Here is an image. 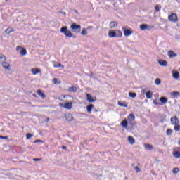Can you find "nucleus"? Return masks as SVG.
Instances as JSON below:
<instances>
[{
	"instance_id": "nucleus-1",
	"label": "nucleus",
	"mask_w": 180,
	"mask_h": 180,
	"mask_svg": "<svg viewBox=\"0 0 180 180\" xmlns=\"http://www.w3.org/2000/svg\"><path fill=\"white\" fill-rule=\"evenodd\" d=\"M60 33H63L66 36V37H72V32L71 31L68 30V27L66 26L62 27L60 28Z\"/></svg>"
},
{
	"instance_id": "nucleus-2",
	"label": "nucleus",
	"mask_w": 180,
	"mask_h": 180,
	"mask_svg": "<svg viewBox=\"0 0 180 180\" xmlns=\"http://www.w3.org/2000/svg\"><path fill=\"white\" fill-rule=\"evenodd\" d=\"M70 27L72 28L73 32H75V33H79V32H81V25H76L75 22H73L71 25Z\"/></svg>"
},
{
	"instance_id": "nucleus-3",
	"label": "nucleus",
	"mask_w": 180,
	"mask_h": 180,
	"mask_svg": "<svg viewBox=\"0 0 180 180\" xmlns=\"http://www.w3.org/2000/svg\"><path fill=\"white\" fill-rule=\"evenodd\" d=\"M3 68H5L6 71H12V68H11V65L5 60L1 63Z\"/></svg>"
},
{
	"instance_id": "nucleus-4",
	"label": "nucleus",
	"mask_w": 180,
	"mask_h": 180,
	"mask_svg": "<svg viewBox=\"0 0 180 180\" xmlns=\"http://www.w3.org/2000/svg\"><path fill=\"white\" fill-rule=\"evenodd\" d=\"M122 30L124 31V34L126 37H129L131 34H133V31L131 30L126 29V27H123Z\"/></svg>"
},
{
	"instance_id": "nucleus-5",
	"label": "nucleus",
	"mask_w": 180,
	"mask_h": 180,
	"mask_svg": "<svg viewBox=\"0 0 180 180\" xmlns=\"http://www.w3.org/2000/svg\"><path fill=\"white\" fill-rule=\"evenodd\" d=\"M168 19L170 22H178V16L175 13L169 15Z\"/></svg>"
},
{
	"instance_id": "nucleus-6",
	"label": "nucleus",
	"mask_w": 180,
	"mask_h": 180,
	"mask_svg": "<svg viewBox=\"0 0 180 180\" xmlns=\"http://www.w3.org/2000/svg\"><path fill=\"white\" fill-rule=\"evenodd\" d=\"M167 55L169 58H175V57H178V54L175 53L172 50L169 51Z\"/></svg>"
},
{
	"instance_id": "nucleus-7",
	"label": "nucleus",
	"mask_w": 180,
	"mask_h": 180,
	"mask_svg": "<svg viewBox=\"0 0 180 180\" xmlns=\"http://www.w3.org/2000/svg\"><path fill=\"white\" fill-rule=\"evenodd\" d=\"M171 123L172 124H173L174 126L179 124V120L178 119V117L174 116L171 118Z\"/></svg>"
},
{
	"instance_id": "nucleus-8",
	"label": "nucleus",
	"mask_w": 180,
	"mask_h": 180,
	"mask_svg": "<svg viewBox=\"0 0 180 180\" xmlns=\"http://www.w3.org/2000/svg\"><path fill=\"white\" fill-rule=\"evenodd\" d=\"M158 64L160 65L161 67H167V65H168V62H167V60L160 59L158 60Z\"/></svg>"
},
{
	"instance_id": "nucleus-9",
	"label": "nucleus",
	"mask_w": 180,
	"mask_h": 180,
	"mask_svg": "<svg viewBox=\"0 0 180 180\" xmlns=\"http://www.w3.org/2000/svg\"><path fill=\"white\" fill-rule=\"evenodd\" d=\"M172 72V77L174 79H179V72L173 70Z\"/></svg>"
},
{
	"instance_id": "nucleus-10",
	"label": "nucleus",
	"mask_w": 180,
	"mask_h": 180,
	"mask_svg": "<svg viewBox=\"0 0 180 180\" xmlns=\"http://www.w3.org/2000/svg\"><path fill=\"white\" fill-rule=\"evenodd\" d=\"M64 108L67 109L68 110H70V109H72V102L66 103L64 105Z\"/></svg>"
},
{
	"instance_id": "nucleus-11",
	"label": "nucleus",
	"mask_w": 180,
	"mask_h": 180,
	"mask_svg": "<svg viewBox=\"0 0 180 180\" xmlns=\"http://www.w3.org/2000/svg\"><path fill=\"white\" fill-rule=\"evenodd\" d=\"M65 117L66 119V120H68V122H72V115L70 114V113H66L65 115Z\"/></svg>"
},
{
	"instance_id": "nucleus-12",
	"label": "nucleus",
	"mask_w": 180,
	"mask_h": 180,
	"mask_svg": "<svg viewBox=\"0 0 180 180\" xmlns=\"http://www.w3.org/2000/svg\"><path fill=\"white\" fill-rule=\"evenodd\" d=\"M68 92L75 93V92H77V86H72L68 87Z\"/></svg>"
},
{
	"instance_id": "nucleus-13",
	"label": "nucleus",
	"mask_w": 180,
	"mask_h": 180,
	"mask_svg": "<svg viewBox=\"0 0 180 180\" xmlns=\"http://www.w3.org/2000/svg\"><path fill=\"white\" fill-rule=\"evenodd\" d=\"M171 96H173V98H179L180 93L179 91H173L170 93Z\"/></svg>"
},
{
	"instance_id": "nucleus-14",
	"label": "nucleus",
	"mask_w": 180,
	"mask_h": 180,
	"mask_svg": "<svg viewBox=\"0 0 180 180\" xmlns=\"http://www.w3.org/2000/svg\"><path fill=\"white\" fill-rule=\"evenodd\" d=\"M86 98L88 102H90V103H94V102H95V100L92 98V96H91V94H86Z\"/></svg>"
},
{
	"instance_id": "nucleus-15",
	"label": "nucleus",
	"mask_w": 180,
	"mask_h": 180,
	"mask_svg": "<svg viewBox=\"0 0 180 180\" xmlns=\"http://www.w3.org/2000/svg\"><path fill=\"white\" fill-rule=\"evenodd\" d=\"M108 36L111 38L116 37V31L110 30L108 32Z\"/></svg>"
},
{
	"instance_id": "nucleus-16",
	"label": "nucleus",
	"mask_w": 180,
	"mask_h": 180,
	"mask_svg": "<svg viewBox=\"0 0 180 180\" xmlns=\"http://www.w3.org/2000/svg\"><path fill=\"white\" fill-rule=\"evenodd\" d=\"M120 124L122 125L123 129H127V124H128L127 120H124L122 122H121Z\"/></svg>"
},
{
	"instance_id": "nucleus-17",
	"label": "nucleus",
	"mask_w": 180,
	"mask_h": 180,
	"mask_svg": "<svg viewBox=\"0 0 180 180\" xmlns=\"http://www.w3.org/2000/svg\"><path fill=\"white\" fill-rule=\"evenodd\" d=\"M110 29H115V27H117V22L112 21L110 22Z\"/></svg>"
},
{
	"instance_id": "nucleus-18",
	"label": "nucleus",
	"mask_w": 180,
	"mask_h": 180,
	"mask_svg": "<svg viewBox=\"0 0 180 180\" xmlns=\"http://www.w3.org/2000/svg\"><path fill=\"white\" fill-rule=\"evenodd\" d=\"M5 61H6V57L4 54L0 53V63L2 64Z\"/></svg>"
},
{
	"instance_id": "nucleus-19",
	"label": "nucleus",
	"mask_w": 180,
	"mask_h": 180,
	"mask_svg": "<svg viewBox=\"0 0 180 180\" xmlns=\"http://www.w3.org/2000/svg\"><path fill=\"white\" fill-rule=\"evenodd\" d=\"M31 72L32 73V75H36V74L40 72V70L39 68H33L31 69Z\"/></svg>"
},
{
	"instance_id": "nucleus-20",
	"label": "nucleus",
	"mask_w": 180,
	"mask_h": 180,
	"mask_svg": "<svg viewBox=\"0 0 180 180\" xmlns=\"http://www.w3.org/2000/svg\"><path fill=\"white\" fill-rule=\"evenodd\" d=\"M128 141L131 145L136 143V140H134V138L133 136H128Z\"/></svg>"
},
{
	"instance_id": "nucleus-21",
	"label": "nucleus",
	"mask_w": 180,
	"mask_h": 180,
	"mask_svg": "<svg viewBox=\"0 0 180 180\" xmlns=\"http://www.w3.org/2000/svg\"><path fill=\"white\" fill-rule=\"evenodd\" d=\"M144 147L146 150H153L154 148V146H153V145L148 143H145Z\"/></svg>"
},
{
	"instance_id": "nucleus-22",
	"label": "nucleus",
	"mask_w": 180,
	"mask_h": 180,
	"mask_svg": "<svg viewBox=\"0 0 180 180\" xmlns=\"http://www.w3.org/2000/svg\"><path fill=\"white\" fill-rule=\"evenodd\" d=\"M53 84L55 85H60V84H61V80H60V79L54 78L53 79Z\"/></svg>"
},
{
	"instance_id": "nucleus-23",
	"label": "nucleus",
	"mask_w": 180,
	"mask_h": 180,
	"mask_svg": "<svg viewBox=\"0 0 180 180\" xmlns=\"http://www.w3.org/2000/svg\"><path fill=\"white\" fill-rule=\"evenodd\" d=\"M122 36H123L122 31L119 30H115V37H122Z\"/></svg>"
},
{
	"instance_id": "nucleus-24",
	"label": "nucleus",
	"mask_w": 180,
	"mask_h": 180,
	"mask_svg": "<svg viewBox=\"0 0 180 180\" xmlns=\"http://www.w3.org/2000/svg\"><path fill=\"white\" fill-rule=\"evenodd\" d=\"M38 95L42 98V99H44L46 98V94L44 93H42L41 90H37V91Z\"/></svg>"
},
{
	"instance_id": "nucleus-25",
	"label": "nucleus",
	"mask_w": 180,
	"mask_h": 180,
	"mask_svg": "<svg viewBox=\"0 0 180 180\" xmlns=\"http://www.w3.org/2000/svg\"><path fill=\"white\" fill-rule=\"evenodd\" d=\"M146 96L147 99H151V98H153V93L151 92V91L146 92Z\"/></svg>"
},
{
	"instance_id": "nucleus-26",
	"label": "nucleus",
	"mask_w": 180,
	"mask_h": 180,
	"mask_svg": "<svg viewBox=\"0 0 180 180\" xmlns=\"http://www.w3.org/2000/svg\"><path fill=\"white\" fill-rule=\"evenodd\" d=\"M87 113H91V112H92V109H94V105L93 104H89L87 107Z\"/></svg>"
},
{
	"instance_id": "nucleus-27",
	"label": "nucleus",
	"mask_w": 180,
	"mask_h": 180,
	"mask_svg": "<svg viewBox=\"0 0 180 180\" xmlns=\"http://www.w3.org/2000/svg\"><path fill=\"white\" fill-rule=\"evenodd\" d=\"M160 101L162 103L165 104V103H167V102H168V98H167V97H160Z\"/></svg>"
},
{
	"instance_id": "nucleus-28",
	"label": "nucleus",
	"mask_w": 180,
	"mask_h": 180,
	"mask_svg": "<svg viewBox=\"0 0 180 180\" xmlns=\"http://www.w3.org/2000/svg\"><path fill=\"white\" fill-rule=\"evenodd\" d=\"M140 29H141V30H146L148 29V25L142 24L140 25Z\"/></svg>"
},
{
	"instance_id": "nucleus-29",
	"label": "nucleus",
	"mask_w": 180,
	"mask_h": 180,
	"mask_svg": "<svg viewBox=\"0 0 180 180\" xmlns=\"http://www.w3.org/2000/svg\"><path fill=\"white\" fill-rule=\"evenodd\" d=\"M129 98H132V99H134V98H136V96H137V94L133 93V92H129Z\"/></svg>"
},
{
	"instance_id": "nucleus-30",
	"label": "nucleus",
	"mask_w": 180,
	"mask_h": 180,
	"mask_svg": "<svg viewBox=\"0 0 180 180\" xmlns=\"http://www.w3.org/2000/svg\"><path fill=\"white\" fill-rule=\"evenodd\" d=\"M173 155L175 158H180V153L179 151H174Z\"/></svg>"
},
{
	"instance_id": "nucleus-31",
	"label": "nucleus",
	"mask_w": 180,
	"mask_h": 180,
	"mask_svg": "<svg viewBox=\"0 0 180 180\" xmlns=\"http://www.w3.org/2000/svg\"><path fill=\"white\" fill-rule=\"evenodd\" d=\"M136 119V116H134V114H129L128 116V120H134Z\"/></svg>"
},
{
	"instance_id": "nucleus-32",
	"label": "nucleus",
	"mask_w": 180,
	"mask_h": 180,
	"mask_svg": "<svg viewBox=\"0 0 180 180\" xmlns=\"http://www.w3.org/2000/svg\"><path fill=\"white\" fill-rule=\"evenodd\" d=\"M155 85H161V79L157 78L155 79Z\"/></svg>"
},
{
	"instance_id": "nucleus-33",
	"label": "nucleus",
	"mask_w": 180,
	"mask_h": 180,
	"mask_svg": "<svg viewBox=\"0 0 180 180\" xmlns=\"http://www.w3.org/2000/svg\"><path fill=\"white\" fill-rule=\"evenodd\" d=\"M26 53H27L26 49L22 48L21 51H20V54L21 56H26Z\"/></svg>"
},
{
	"instance_id": "nucleus-34",
	"label": "nucleus",
	"mask_w": 180,
	"mask_h": 180,
	"mask_svg": "<svg viewBox=\"0 0 180 180\" xmlns=\"http://www.w3.org/2000/svg\"><path fill=\"white\" fill-rule=\"evenodd\" d=\"M119 106H121L122 108H127V104L122 102H118Z\"/></svg>"
},
{
	"instance_id": "nucleus-35",
	"label": "nucleus",
	"mask_w": 180,
	"mask_h": 180,
	"mask_svg": "<svg viewBox=\"0 0 180 180\" xmlns=\"http://www.w3.org/2000/svg\"><path fill=\"white\" fill-rule=\"evenodd\" d=\"M12 32H13L12 28H8L5 30V33H6V34H9L10 33H12Z\"/></svg>"
},
{
	"instance_id": "nucleus-36",
	"label": "nucleus",
	"mask_w": 180,
	"mask_h": 180,
	"mask_svg": "<svg viewBox=\"0 0 180 180\" xmlns=\"http://www.w3.org/2000/svg\"><path fill=\"white\" fill-rule=\"evenodd\" d=\"M82 36H86L88 34V32H86V29H83L81 32Z\"/></svg>"
},
{
	"instance_id": "nucleus-37",
	"label": "nucleus",
	"mask_w": 180,
	"mask_h": 180,
	"mask_svg": "<svg viewBox=\"0 0 180 180\" xmlns=\"http://www.w3.org/2000/svg\"><path fill=\"white\" fill-rule=\"evenodd\" d=\"M167 136H171L172 134V129H167L166 131Z\"/></svg>"
},
{
	"instance_id": "nucleus-38",
	"label": "nucleus",
	"mask_w": 180,
	"mask_h": 180,
	"mask_svg": "<svg viewBox=\"0 0 180 180\" xmlns=\"http://www.w3.org/2000/svg\"><path fill=\"white\" fill-rule=\"evenodd\" d=\"M61 67H62L63 68H64V66H63V65H61V63H58V65H54V68H61Z\"/></svg>"
},
{
	"instance_id": "nucleus-39",
	"label": "nucleus",
	"mask_w": 180,
	"mask_h": 180,
	"mask_svg": "<svg viewBox=\"0 0 180 180\" xmlns=\"http://www.w3.org/2000/svg\"><path fill=\"white\" fill-rule=\"evenodd\" d=\"M174 130L176 131H179V130H180V125H179V124H177L176 125L174 126Z\"/></svg>"
},
{
	"instance_id": "nucleus-40",
	"label": "nucleus",
	"mask_w": 180,
	"mask_h": 180,
	"mask_svg": "<svg viewBox=\"0 0 180 180\" xmlns=\"http://www.w3.org/2000/svg\"><path fill=\"white\" fill-rule=\"evenodd\" d=\"M173 174H176L177 172H179V169L178 167H175L172 169Z\"/></svg>"
},
{
	"instance_id": "nucleus-41",
	"label": "nucleus",
	"mask_w": 180,
	"mask_h": 180,
	"mask_svg": "<svg viewBox=\"0 0 180 180\" xmlns=\"http://www.w3.org/2000/svg\"><path fill=\"white\" fill-rule=\"evenodd\" d=\"M27 139L29 140L30 139H32V137H33V134H27L26 135Z\"/></svg>"
},
{
	"instance_id": "nucleus-42",
	"label": "nucleus",
	"mask_w": 180,
	"mask_h": 180,
	"mask_svg": "<svg viewBox=\"0 0 180 180\" xmlns=\"http://www.w3.org/2000/svg\"><path fill=\"white\" fill-rule=\"evenodd\" d=\"M128 122L129 123V124H131V126H134V124H136L134 120H128Z\"/></svg>"
},
{
	"instance_id": "nucleus-43",
	"label": "nucleus",
	"mask_w": 180,
	"mask_h": 180,
	"mask_svg": "<svg viewBox=\"0 0 180 180\" xmlns=\"http://www.w3.org/2000/svg\"><path fill=\"white\" fill-rule=\"evenodd\" d=\"M155 9L157 12H160V6L159 5H156L155 7Z\"/></svg>"
},
{
	"instance_id": "nucleus-44",
	"label": "nucleus",
	"mask_w": 180,
	"mask_h": 180,
	"mask_svg": "<svg viewBox=\"0 0 180 180\" xmlns=\"http://www.w3.org/2000/svg\"><path fill=\"white\" fill-rule=\"evenodd\" d=\"M134 169H135L136 172H140V169L137 166L134 167Z\"/></svg>"
},
{
	"instance_id": "nucleus-45",
	"label": "nucleus",
	"mask_w": 180,
	"mask_h": 180,
	"mask_svg": "<svg viewBox=\"0 0 180 180\" xmlns=\"http://www.w3.org/2000/svg\"><path fill=\"white\" fill-rule=\"evenodd\" d=\"M22 48L20 47V46H17V47H16V51H22Z\"/></svg>"
},
{
	"instance_id": "nucleus-46",
	"label": "nucleus",
	"mask_w": 180,
	"mask_h": 180,
	"mask_svg": "<svg viewBox=\"0 0 180 180\" xmlns=\"http://www.w3.org/2000/svg\"><path fill=\"white\" fill-rule=\"evenodd\" d=\"M154 105H160L158 102H157V100H153Z\"/></svg>"
},
{
	"instance_id": "nucleus-47",
	"label": "nucleus",
	"mask_w": 180,
	"mask_h": 180,
	"mask_svg": "<svg viewBox=\"0 0 180 180\" xmlns=\"http://www.w3.org/2000/svg\"><path fill=\"white\" fill-rule=\"evenodd\" d=\"M0 139L5 140V139H8V136H0Z\"/></svg>"
},
{
	"instance_id": "nucleus-48",
	"label": "nucleus",
	"mask_w": 180,
	"mask_h": 180,
	"mask_svg": "<svg viewBox=\"0 0 180 180\" xmlns=\"http://www.w3.org/2000/svg\"><path fill=\"white\" fill-rule=\"evenodd\" d=\"M59 106H60V108H64V104L60 103Z\"/></svg>"
},
{
	"instance_id": "nucleus-49",
	"label": "nucleus",
	"mask_w": 180,
	"mask_h": 180,
	"mask_svg": "<svg viewBox=\"0 0 180 180\" xmlns=\"http://www.w3.org/2000/svg\"><path fill=\"white\" fill-rule=\"evenodd\" d=\"M41 142V140H35L34 143H40Z\"/></svg>"
},
{
	"instance_id": "nucleus-50",
	"label": "nucleus",
	"mask_w": 180,
	"mask_h": 180,
	"mask_svg": "<svg viewBox=\"0 0 180 180\" xmlns=\"http://www.w3.org/2000/svg\"><path fill=\"white\" fill-rule=\"evenodd\" d=\"M41 160L40 159H39V158H34L33 159V161H40Z\"/></svg>"
},
{
	"instance_id": "nucleus-51",
	"label": "nucleus",
	"mask_w": 180,
	"mask_h": 180,
	"mask_svg": "<svg viewBox=\"0 0 180 180\" xmlns=\"http://www.w3.org/2000/svg\"><path fill=\"white\" fill-rule=\"evenodd\" d=\"M146 92V89H143L142 90H141V94H144Z\"/></svg>"
},
{
	"instance_id": "nucleus-52",
	"label": "nucleus",
	"mask_w": 180,
	"mask_h": 180,
	"mask_svg": "<svg viewBox=\"0 0 180 180\" xmlns=\"http://www.w3.org/2000/svg\"><path fill=\"white\" fill-rule=\"evenodd\" d=\"M50 120V118H49V117H47L46 119V122H47V123H49V121Z\"/></svg>"
},
{
	"instance_id": "nucleus-53",
	"label": "nucleus",
	"mask_w": 180,
	"mask_h": 180,
	"mask_svg": "<svg viewBox=\"0 0 180 180\" xmlns=\"http://www.w3.org/2000/svg\"><path fill=\"white\" fill-rule=\"evenodd\" d=\"M62 148H63V150H67V146H63Z\"/></svg>"
},
{
	"instance_id": "nucleus-54",
	"label": "nucleus",
	"mask_w": 180,
	"mask_h": 180,
	"mask_svg": "<svg viewBox=\"0 0 180 180\" xmlns=\"http://www.w3.org/2000/svg\"><path fill=\"white\" fill-rule=\"evenodd\" d=\"M62 15H64V16H66L67 13L65 12H63Z\"/></svg>"
},
{
	"instance_id": "nucleus-55",
	"label": "nucleus",
	"mask_w": 180,
	"mask_h": 180,
	"mask_svg": "<svg viewBox=\"0 0 180 180\" xmlns=\"http://www.w3.org/2000/svg\"><path fill=\"white\" fill-rule=\"evenodd\" d=\"M60 13H62V14H63V13H64V12H63V11H60Z\"/></svg>"
},
{
	"instance_id": "nucleus-56",
	"label": "nucleus",
	"mask_w": 180,
	"mask_h": 180,
	"mask_svg": "<svg viewBox=\"0 0 180 180\" xmlns=\"http://www.w3.org/2000/svg\"><path fill=\"white\" fill-rule=\"evenodd\" d=\"M6 2H8V0H6Z\"/></svg>"
},
{
	"instance_id": "nucleus-57",
	"label": "nucleus",
	"mask_w": 180,
	"mask_h": 180,
	"mask_svg": "<svg viewBox=\"0 0 180 180\" xmlns=\"http://www.w3.org/2000/svg\"><path fill=\"white\" fill-rule=\"evenodd\" d=\"M96 112H98V110H96Z\"/></svg>"
}]
</instances>
